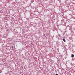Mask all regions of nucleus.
Masks as SVG:
<instances>
[{
    "label": "nucleus",
    "instance_id": "1",
    "mask_svg": "<svg viewBox=\"0 0 75 75\" xmlns=\"http://www.w3.org/2000/svg\"><path fill=\"white\" fill-rule=\"evenodd\" d=\"M63 41H64V42H65L66 41L65 40V39L64 38L63 39Z\"/></svg>",
    "mask_w": 75,
    "mask_h": 75
},
{
    "label": "nucleus",
    "instance_id": "2",
    "mask_svg": "<svg viewBox=\"0 0 75 75\" xmlns=\"http://www.w3.org/2000/svg\"><path fill=\"white\" fill-rule=\"evenodd\" d=\"M71 57H74V54H72Z\"/></svg>",
    "mask_w": 75,
    "mask_h": 75
},
{
    "label": "nucleus",
    "instance_id": "3",
    "mask_svg": "<svg viewBox=\"0 0 75 75\" xmlns=\"http://www.w3.org/2000/svg\"><path fill=\"white\" fill-rule=\"evenodd\" d=\"M55 75H58V74H55Z\"/></svg>",
    "mask_w": 75,
    "mask_h": 75
},
{
    "label": "nucleus",
    "instance_id": "4",
    "mask_svg": "<svg viewBox=\"0 0 75 75\" xmlns=\"http://www.w3.org/2000/svg\"><path fill=\"white\" fill-rule=\"evenodd\" d=\"M12 47L13 48V46H12Z\"/></svg>",
    "mask_w": 75,
    "mask_h": 75
}]
</instances>
